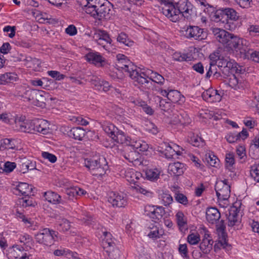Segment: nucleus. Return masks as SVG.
<instances>
[{"label": "nucleus", "mask_w": 259, "mask_h": 259, "mask_svg": "<svg viewBox=\"0 0 259 259\" xmlns=\"http://www.w3.org/2000/svg\"><path fill=\"white\" fill-rule=\"evenodd\" d=\"M163 9V15L174 22L181 17L189 19L193 12V6L188 0H170Z\"/></svg>", "instance_id": "f257e3e1"}, {"label": "nucleus", "mask_w": 259, "mask_h": 259, "mask_svg": "<svg viewBox=\"0 0 259 259\" xmlns=\"http://www.w3.org/2000/svg\"><path fill=\"white\" fill-rule=\"evenodd\" d=\"M117 61L116 62V67L117 69L121 70L126 73L134 82H139L144 87L150 84V83L147 82V80L144 78L145 75L143 73H139V70L137 68L132 62L128 60L125 55L119 54L116 56Z\"/></svg>", "instance_id": "f03ea898"}, {"label": "nucleus", "mask_w": 259, "mask_h": 259, "mask_svg": "<svg viewBox=\"0 0 259 259\" xmlns=\"http://www.w3.org/2000/svg\"><path fill=\"white\" fill-rule=\"evenodd\" d=\"M84 164L90 170L93 175L97 177H101L104 175L108 168L107 162L103 157L97 159H85Z\"/></svg>", "instance_id": "7ed1b4c3"}, {"label": "nucleus", "mask_w": 259, "mask_h": 259, "mask_svg": "<svg viewBox=\"0 0 259 259\" xmlns=\"http://www.w3.org/2000/svg\"><path fill=\"white\" fill-rule=\"evenodd\" d=\"M59 233L49 228H44L34 235L36 242L46 246H51L57 241Z\"/></svg>", "instance_id": "20e7f679"}, {"label": "nucleus", "mask_w": 259, "mask_h": 259, "mask_svg": "<svg viewBox=\"0 0 259 259\" xmlns=\"http://www.w3.org/2000/svg\"><path fill=\"white\" fill-rule=\"evenodd\" d=\"M229 38L227 41L225 46L230 50H234L236 52H239L241 57H243L249 45V42L246 39L240 38L237 35L230 33Z\"/></svg>", "instance_id": "39448f33"}, {"label": "nucleus", "mask_w": 259, "mask_h": 259, "mask_svg": "<svg viewBox=\"0 0 259 259\" xmlns=\"http://www.w3.org/2000/svg\"><path fill=\"white\" fill-rule=\"evenodd\" d=\"M139 73L144 74L145 75L144 78L147 81V82L148 83V82H149V83H150L148 87L147 85L144 87V84L142 85L141 83L139 82H134L135 85H139V87L141 88L143 90H150L152 89L153 87V82L161 85L163 84L164 81V78L161 75L150 70H147L146 72H142L139 70Z\"/></svg>", "instance_id": "423d86ee"}, {"label": "nucleus", "mask_w": 259, "mask_h": 259, "mask_svg": "<svg viewBox=\"0 0 259 259\" xmlns=\"http://www.w3.org/2000/svg\"><path fill=\"white\" fill-rule=\"evenodd\" d=\"M181 31L187 38L202 40L206 37V33L204 30L197 26H185L182 28Z\"/></svg>", "instance_id": "0eeeda50"}, {"label": "nucleus", "mask_w": 259, "mask_h": 259, "mask_svg": "<svg viewBox=\"0 0 259 259\" xmlns=\"http://www.w3.org/2000/svg\"><path fill=\"white\" fill-rule=\"evenodd\" d=\"M217 230L219 233V239L217 243L214 246V251L217 249L223 248L226 250H229L231 246L228 243L226 240L227 235L225 232V226L224 224V221L221 220L220 223L216 225Z\"/></svg>", "instance_id": "6e6552de"}, {"label": "nucleus", "mask_w": 259, "mask_h": 259, "mask_svg": "<svg viewBox=\"0 0 259 259\" xmlns=\"http://www.w3.org/2000/svg\"><path fill=\"white\" fill-rule=\"evenodd\" d=\"M215 190L217 196L220 200H227L230 196V186L228 180L225 179L216 182Z\"/></svg>", "instance_id": "1a4fd4ad"}, {"label": "nucleus", "mask_w": 259, "mask_h": 259, "mask_svg": "<svg viewBox=\"0 0 259 259\" xmlns=\"http://www.w3.org/2000/svg\"><path fill=\"white\" fill-rule=\"evenodd\" d=\"M145 214L150 218L153 221L157 223L160 221L165 214L164 208L162 206L147 205L145 208Z\"/></svg>", "instance_id": "9d476101"}, {"label": "nucleus", "mask_w": 259, "mask_h": 259, "mask_svg": "<svg viewBox=\"0 0 259 259\" xmlns=\"http://www.w3.org/2000/svg\"><path fill=\"white\" fill-rule=\"evenodd\" d=\"M238 66L236 62L229 58H224L218 62V67L225 75L230 76V74L234 73V68Z\"/></svg>", "instance_id": "9b49d317"}, {"label": "nucleus", "mask_w": 259, "mask_h": 259, "mask_svg": "<svg viewBox=\"0 0 259 259\" xmlns=\"http://www.w3.org/2000/svg\"><path fill=\"white\" fill-rule=\"evenodd\" d=\"M93 38L98 45L102 46L104 48H105L108 44L110 45L112 42L109 35L104 30H96L94 33Z\"/></svg>", "instance_id": "f8f14e48"}, {"label": "nucleus", "mask_w": 259, "mask_h": 259, "mask_svg": "<svg viewBox=\"0 0 259 259\" xmlns=\"http://www.w3.org/2000/svg\"><path fill=\"white\" fill-rule=\"evenodd\" d=\"M108 201L111 203L113 206L118 207H124L126 205L127 201L124 195L114 192L109 193Z\"/></svg>", "instance_id": "ddd939ff"}, {"label": "nucleus", "mask_w": 259, "mask_h": 259, "mask_svg": "<svg viewBox=\"0 0 259 259\" xmlns=\"http://www.w3.org/2000/svg\"><path fill=\"white\" fill-rule=\"evenodd\" d=\"M97 19L108 20L110 19L112 15L113 10L111 9L110 3L106 2L99 5L97 9Z\"/></svg>", "instance_id": "4468645a"}, {"label": "nucleus", "mask_w": 259, "mask_h": 259, "mask_svg": "<svg viewBox=\"0 0 259 259\" xmlns=\"http://www.w3.org/2000/svg\"><path fill=\"white\" fill-rule=\"evenodd\" d=\"M86 60L98 67H103L107 64L106 60L98 52H90L85 56Z\"/></svg>", "instance_id": "2eb2a0df"}, {"label": "nucleus", "mask_w": 259, "mask_h": 259, "mask_svg": "<svg viewBox=\"0 0 259 259\" xmlns=\"http://www.w3.org/2000/svg\"><path fill=\"white\" fill-rule=\"evenodd\" d=\"M121 154L125 159L130 162H133L138 160L140 157L139 152H137L131 146H125L121 151Z\"/></svg>", "instance_id": "dca6fc26"}, {"label": "nucleus", "mask_w": 259, "mask_h": 259, "mask_svg": "<svg viewBox=\"0 0 259 259\" xmlns=\"http://www.w3.org/2000/svg\"><path fill=\"white\" fill-rule=\"evenodd\" d=\"M33 128L35 132L46 134L49 132V123L46 120L42 119H35L33 120Z\"/></svg>", "instance_id": "f3484780"}, {"label": "nucleus", "mask_w": 259, "mask_h": 259, "mask_svg": "<svg viewBox=\"0 0 259 259\" xmlns=\"http://www.w3.org/2000/svg\"><path fill=\"white\" fill-rule=\"evenodd\" d=\"M211 30L216 39L225 46L227 41L230 38L229 35L230 33L224 29L217 27H212L211 28Z\"/></svg>", "instance_id": "a211bd4d"}, {"label": "nucleus", "mask_w": 259, "mask_h": 259, "mask_svg": "<svg viewBox=\"0 0 259 259\" xmlns=\"http://www.w3.org/2000/svg\"><path fill=\"white\" fill-rule=\"evenodd\" d=\"M213 243V241L211 237L205 233L200 243L199 248L203 254H208L212 248Z\"/></svg>", "instance_id": "6ab92c4d"}, {"label": "nucleus", "mask_w": 259, "mask_h": 259, "mask_svg": "<svg viewBox=\"0 0 259 259\" xmlns=\"http://www.w3.org/2000/svg\"><path fill=\"white\" fill-rule=\"evenodd\" d=\"M206 218L209 223L214 224L220 219L221 213L216 208L210 207L206 210Z\"/></svg>", "instance_id": "aec40b11"}, {"label": "nucleus", "mask_w": 259, "mask_h": 259, "mask_svg": "<svg viewBox=\"0 0 259 259\" xmlns=\"http://www.w3.org/2000/svg\"><path fill=\"white\" fill-rule=\"evenodd\" d=\"M124 177L127 181L135 185L138 180L142 177V174L133 169L128 168L125 170Z\"/></svg>", "instance_id": "412c9836"}, {"label": "nucleus", "mask_w": 259, "mask_h": 259, "mask_svg": "<svg viewBox=\"0 0 259 259\" xmlns=\"http://www.w3.org/2000/svg\"><path fill=\"white\" fill-rule=\"evenodd\" d=\"M239 211V210L238 208L235 206L232 207L229 210L228 217V226L229 227H233L239 223V221L238 219Z\"/></svg>", "instance_id": "4be33fe9"}, {"label": "nucleus", "mask_w": 259, "mask_h": 259, "mask_svg": "<svg viewBox=\"0 0 259 259\" xmlns=\"http://www.w3.org/2000/svg\"><path fill=\"white\" fill-rule=\"evenodd\" d=\"M104 238L102 241V245L105 251H109L110 248L116 246L114 239L112 238V234L107 231L103 232Z\"/></svg>", "instance_id": "5701e85b"}, {"label": "nucleus", "mask_w": 259, "mask_h": 259, "mask_svg": "<svg viewBox=\"0 0 259 259\" xmlns=\"http://www.w3.org/2000/svg\"><path fill=\"white\" fill-rule=\"evenodd\" d=\"M85 131L80 127L72 128L68 132L69 136L76 140L81 141L85 135Z\"/></svg>", "instance_id": "b1692460"}, {"label": "nucleus", "mask_w": 259, "mask_h": 259, "mask_svg": "<svg viewBox=\"0 0 259 259\" xmlns=\"http://www.w3.org/2000/svg\"><path fill=\"white\" fill-rule=\"evenodd\" d=\"M44 197L48 202L53 204H63L64 203V201L61 199L60 195L52 191L45 192Z\"/></svg>", "instance_id": "393cba45"}, {"label": "nucleus", "mask_w": 259, "mask_h": 259, "mask_svg": "<svg viewBox=\"0 0 259 259\" xmlns=\"http://www.w3.org/2000/svg\"><path fill=\"white\" fill-rule=\"evenodd\" d=\"M206 14L209 16L212 21L216 22H222L223 23H225V19L224 17L223 9L215 11L213 7V10L212 11L207 12Z\"/></svg>", "instance_id": "a878e982"}, {"label": "nucleus", "mask_w": 259, "mask_h": 259, "mask_svg": "<svg viewBox=\"0 0 259 259\" xmlns=\"http://www.w3.org/2000/svg\"><path fill=\"white\" fill-rule=\"evenodd\" d=\"M112 139L118 143L124 144L125 146L129 145L131 138L126 136L122 132L117 131Z\"/></svg>", "instance_id": "bb28decb"}, {"label": "nucleus", "mask_w": 259, "mask_h": 259, "mask_svg": "<svg viewBox=\"0 0 259 259\" xmlns=\"http://www.w3.org/2000/svg\"><path fill=\"white\" fill-rule=\"evenodd\" d=\"M168 170L176 176H180L184 172V165L179 162L170 163Z\"/></svg>", "instance_id": "cd10ccee"}, {"label": "nucleus", "mask_w": 259, "mask_h": 259, "mask_svg": "<svg viewBox=\"0 0 259 259\" xmlns=\"http://www.w3.org/2000/svg\"><path fill=\"white\" fill-rule=\"evenodd\" d=\"M225 22L226 20H238L239 18L238 13L233 8H227L223 9Z\"/></svg>", "instance_id": "c85d7f7f"}, {"label": "nucleus", "mask_w": 259, "mask_h": 259, "mask_svg": "<svg viewBox=\"0 0 259 259\" xmlns=\"http://www.w3.org/2000/svg\"><path fill=\"white\" fill-rule=\"evenodd\" d=\"M184 97L182 96L180 92L177 90H170L169 91V95L168 99L172 103H177L179 102H183L184 100Z\"/></svg>", "instance_id": "c756f323"}, {"label": "nucleus", "mask_w": 259, "mask_h": 259, "mask_svg": "<svg viewBox=\"0 0 259 259\" xmlns=\"http://www.w3.org/2000/svg\"><path fill=\"white\" fill-rule=\"evenodd\" d=\"M230 76L229 84L231 87L235 90L243 88V84L238 77L234 73L230 74Z\"/></svg>", "instance_id": "7c9ffc66"}, {"label": "nucleus", "mask_w": 259, "mask_h": 259, "mask_svg": "<svg viewBox=\"0 0 259 259\" xmlns=\"http://www.w3.org/2000/svg\"><path fill=\"white\" fill-rule=\"evenodd\" d=\"M242 58L243 59H250L255 62L259 63V52L253 51L248 46L246 52H245Z\"/></svg>", "instance_id": "2f4dec72"}, {"label": "nucleus", "mask_w": 259, "mask_h": 259, "mask_svg": "<svg viewBox=\"0 0 259 259\" xmlns=\"http://www.w3.org/2000/svg\"><path fill=\"white\" fill-rule=\"evenodd\" d=\"M17 190L22 195L28 196L32 191L33 188L26 183H20L17 186Z\"/></svg>", "instance_id": "473e14b6"}, {"label": "nucleus", "mask_w": 259, "mask_h": 259, "mask_svg": "<svg viewBox=\"0 0 259 259\" xmlns=\"http://www.w3.org/2000/svg\"><path fill=\"white\" fill-rule=\"evenodd\" d=\"M161 171L158 168H151L146 170L145 172L146 178L151 181H155L159 178Z\"/></svg>", "instance_id": "72a5a7b5"}, {"label": "nucleus", "mask_w": 259, "mask_h": 259, "mask_svg": "<svg viewBox=\"0 0 259 259\" xmlns=\"http://www.w3.org/2000/svg\"><path fill=\"white\" fill-rule=\"evenodd\" d=\"M102 128L111 138L113 137L115 133L118 131V129L111 123L105 121L103 122Z\"/></svg>", "instance_id": "f704fd0d"}, {"label": "nucleus", "mask_w": 259, "mask_h": 259, "mask_svg": "<svg viewBox=\"0 0 259 259\" xmlns=\"http://www.w3.org/2000/svg\"><path fill=\"white\" fill-rule=\"evenodd\" d=\"M188 141L195 147H202L204 145V141L200 137L194 134L189 137Z\"/></svg>", "instance_id": "c9c22d12"}, {"label": "nucleus", "mask_w": 259, "mask_h": 259, "mask_svg": "<svg viewBox=\"0 0 259 259\" xmlns=\"http://www.w3.org/2000/svg\"><path fill=\"white\" fill-rule=\"evenodd\" d=\"M26 117L24 116H16L15 117V127L18 131L22 132L24 129Z\"/></svg>", "instance_id": "e433bc0d"}, {"label": "nucleus", "mask_w": 259, "mask_h": 259, "mask_svg": "<svg viewBox=\"0 0 259 259\" xmlns=\"http://www.w3.org/2000/svg\"><path fill=\"white\" fill-rule=\"evenodd\" d=\"M198 6H199L205 13L212 11L213 7L209 5L206 0H195Z\"/></svg>", "instance_id": "4c0bfd02"}, {"label": "nucleus", "mask_w": 259, "mask_h": 259, "mask_svg": "<svg viewBox=\"0 0 259 259\" xmlns=\"http://www.w3.org/2000/svg\"><path fill=\"white\" fill-rule=\"evenodd\" d=\"M16 79V75L12 73H6L0 76V84L10 82Z\"/></svg>", "instance_id": "58836bf2"}, {"label": "nucleus", "mask_w": 259, "mask_h": 259, "mask_svg": "<svg viewBox=\"0 0 259 259\" xmlns=\"http://www.w3.org/2000/svg\"><path fill=\"white\" fill-rule=\"evenodd\" d=\"M172 121L175 124H185L189 122V119L186 115L184 117L182 114H176L173 115Z\"/></svg>", "instance_id": "ea45409f"}, {"label": "nucleus", "mask_w": 259, "mask_h": 259, "mask_svg": "<svg viewBox=\"0 0 259 259\" xmlns=\"http://www.w3.org/2000/svg\"><path fill=\"white\" fill-rule=\"evenodd\" d=\"M1 148L4 149H16L14 140L7 138L3 139L1 141Z\"/></svg>", "instance_id": "a19ab883"}, {"label": "nucleus", "mask_w": 259, "mask_h": 259, "mask_svg": "<svg viewBox=\"0 0 259 259\" xmlns=\"http://www.w3.org/2000/svg\"><path fill=\"white\" fill-rule=\"evenodd\" d=\"M117 40L127 47H131L134 44V41L130 39L124 33H120L117 38Z\"/></svg>", "instance_id": "79ce46f5"}, {"label": "nucleus", "mask_w": 259, "mask_h": 259, "mask_svg": "<svg viewBox=\"0 0 259 259\" xmlns=\"http://www.w3.org/2000/svg\"><path fill=\"white\" fill-rule=\"evenodd\" d=\"M38 90L35 89H30L25 91L24 94V97L29 101H32L33 104H35V98Z\"/></svg>", "instance_id": "37998d69"}, {"label": "nucleus", "mask_w": 259, "mask_h": 259, "mask_svg": "<svg viewBox=\"0 0 259 259\" xmlns=\"http://www.w3.org/2000/svg\"><path fill=\"white\" fill-rule=\"evenodd\" d=\"M12 253L15 259H25L27 257L26 253L22 251L18 246L14 247Z\"/></svg>", "instance_id": "c03bdc74"}, {"label": "nucleus", "mask_w": 259, "mask_h": 259, "mask_svg": "<svg viewBox=\"0 0 259 259\" xmlns=\"http://www.w3.org/2000/svg\"><path fill=\"white\" fill-rule=\"evenodd\" d=\"M109 251H105L110 259H119L120 251L116 246L110 248Z\"/></svg>", "instance_id": "a18cd8bd"}, {"label": "nucleus", "mask_w": 259, "mask_h": 259, "mask_svg": "<svg viewBox=\"0 0 259 259\" xmlns=\"http://www.w3.org/2000/svg\"><path fill=\"white\" fill-rule=\"evenodd\" d=\"M250 171V175L254 180L259 183V163L251 165Z\"/></svg>", "instance_id": "49530a36"}, {"label": "nucleus", "mask_w": 259, "mask_h": 259, "mask_svg": "<svg viewBox=\"0 0 259 259\" xmlns=\"http://www.w3.org/2000/svg\"><path fill=\"white\" fill-rule=\"evenodd\" d=\"M155 101L159 103L160 109L164 111H168L170 107V103L166 102L165 100L162 99L160 97L157 96L155 98Z\"/></svg>", "instance_id": "de8ad7c7"}, {"label": "nucleus", "mask_w": 259, "mask_h": 259, "mask_svg": "<svg viewBox=\"0 0 259 259\" xmlns=\"http://www.w3.org/2000/svg\"><path fill=\"white\" fill-rule=\"evenodd\" d=\"M200 241V236L197 233H191L187 236V242L191 245H195Z\"/></svg>", "instance_id": "09e8293b"}, {"label": "nucleus", "mask_w": 259, "mask_h": 259, "mask_svg": "<svg viewBox=\"0 0 259 259\" xmlns=\"http://www.w3.org/2000/svg\"><path fill=\"white\" fill-rule=\"evenodd\" d=\"M173 57L175 60L180 62L189 61L191 59V57L188 54H182L181 53H176L174 54Z\"/></svg>", "instance_id": "8fccbe9b"}, {"label": "nucleus", "mask_w": 259, "mask_h": 259, "mask_svg": "<svg viewBox=\"0 0 259 259\" xmlns=\"http://www.w3.org/2000/svg\"><path fill=\"white\" fill-rule=\"evenodd\" d=\"M48 95L45 92L38 90L35 98V104L36 105H40V103H45L46 100L45 95Z\"/></svg>", "instance_id": "3c124183"}, {"label": "nucleus", "mask_w": 259, "mask_h": 259, "mask_svg": "<svg viewBox=\"0 0 259 259\" xmlns=\"http://www.w3.org/2000/svg\"><path fill=\"white\" fill-rule=\"evenodd\" d=\"M209 58L210 60V63L218 65V62L221 61L222 59H224L225 58L220 55L219 51H215L209 55Z\"/></svg>", "instance_id": "603ef678"}, {"label": "nucleus", "mask_w": 259, "mask_h": 259, "mask_svg": "<svg viewBox=\"0 0 259 259\" xmlns=\"http://www.w3.org/2000/svg\"><path fill=\"white\" fill-rule=\"evenodd\" d=\"M137 192L143 194L147 197L151 198L153 196V193L149 190L143 187L137 185L135 187Z\"/></svg>", "instance_id": "864d4df0"}, {"label": "nucleus", "mask_w": 259, "mask_h": 259, "mask_svg": "<svg viewBox=\"0 0 259 259\" xmlns=\"http://www.w3.org/2000/svg\"><path fill=\"white\" fill-rule=\"evenodd\" d=\"M224 27L226 29L230 31H233L236 29L237 26L239 25L238 20H226L225 21Z\"/></svg>", "instance_id": "5fc2aeb1"}, {"label": "nucleus", "mask_w": 259, "mask_h": 259, "mask_svg": "<svg viewBox=\"0 0 259 259\" xmlns=\"http://www.w3.org/2000/svg\"><path fill=\"white\" fill-rule=\"evenodd\" d=\"M12 59L11 61L14 62H21L25 61L28 62L31 61L32 58L31 57L25 56L22 54H17L16 56H12Z\"/></svg>", "instance_id": "6e6d98bb"}, {"label": "nucleus", "mask_w": 259, "mask_h": 259, "mask_svg": "<svg viewBox=\"0 0 259 259\" xmlns=\"http://www.w3.org/2000/svg\"><path fill=\"white\" fill-rule=\"evenodd\" d=\"M70 228V225L69 222L66 219H62L59 224L58 229L60 231L65 232L69 230Z\"/></svg>", "instance_id": "4d7b16f0"}, {"label": "nucleus", "mask_w": 259, "mask_h": 259, "mask_svg": "<svg viewBox=\"0 0 259 259\" xmlns=\"http://www.w3.org/2000/svg\"><path fill=\"white\" fill-rule=\"evenodd\" d=\"M175 198L178 202L184 205H186L188 203L187 197L182 193H176Z\"/></svg>", "instance_id": "13d9d810"}, {"label": "nucleus", "mask_w": 259, "mask_h": 259, "mask_svg": "<svg viewBox=\"0 0 259 259\" xmlns=\"http://www.w3.org/2000/svg\"><path fill=\"white\" fill-rule=\"evenodd\" d=\"M24 129H23L22 132L33 133L34 128H33V120H27L25 119L24 124Z\"/></svg>", "instance_id": "bf43d9fd"}, {"label": "nucleus", "mask_w": 259, "mask_h": 259, "mask_svg": "<svg viewBox=\"0 0 259 259\" xmlns=\"http://www.w3.org/2000/svg\"><path fill=\"white\" fill-rule=\"evenodd\" d=\"M161 199L162 203L165 206L169 205L173 201L172 196L167 193H163L161 195Z\"/></svg>", "instance_id": "052dcab7"}, {"label": "nucleus", "mask_w": 259, "mask_h": 259, "mask_svg": "<svg viewBox=\"0 0 259 259\" xmlns=\"http://www.w3.org/2000/svg\"><path fill=\"white\" fill-rule=\"evenodd\" d=\"M178 225L180 227H183L187 224L186 220L184 213L182 211H178L176 214Z\"/></svg>", "instance_id": "680f3d73"}, {"label": "nucleus", "mask_w": 259, "mask_h": 259, "mask_svg": "<svg viewBox=\"0 0 259 259\" xmlns=\"http://www.w3.org/2000/svg\"><path fill=\"white\" fill-rule=\"evenodd\" d=\"M80 220L87 225H92L93 222V219L88 212L83 213L80 216Z\"/></svg>", "instance_id": "e2e57ef3"}, {"label": "nucleus", "mask_w": 259, "mask_h": 259, "mask_svg": "<svg viewBox=\"0 0 259 259\" xmlns=\"http://www.w3.org/2000/svg\"><path fill=\"white\" fill-rule=\"evenodd\" d=\"M234 156L233 153H229L226 155V162L227 167H231L234 164Z\"/></svg>", "instance_id": "0e129e2a"}, {"label": "nucleus", "mask_w": 259, "mask_h": 259, "mask_svg": "<svg viewBox=\"0 0 259 259\" xmlns=\"http://www.w3.org/2000/svg\"><path fill=\"white\" fill-rule=\"evenodd\" d=\"M41 156L44 158L48 159L51 163H54L57 161L56 156L48 152H42L41 153Z\"/></svg>", "instance_id": "69168bd1"}, {"label": "nucleus", "mask_w": 259, "mask_h": 259, "mask_svg": "<svg viewBox=\"0 0 259 259\" xmlns=\"http://www.w3.org/2000/svg\"><path fill=\"white\" fill-rule=\"evenodd\" d=\"M71 120L78 124L84 126L87 125L89 123V121L81 116H73Z\"/></svg>", "instance_id": "338daca9"}, {"label": "nucleus", "mask_w": 259, "mask_h": 259, "mask_svg": "<svg viewBox=\"0 0 259 259\" xmlns=\"http://www.w3.org/2000/svg\"><path fill=\"white\" fill-rule=\"evenodd\" d=\"M19 239L21 242L28 245H30L33 243L32 237L28 234L21 236Z\"/></svg>", "instance_id": "774afa93"}]
</instances>
